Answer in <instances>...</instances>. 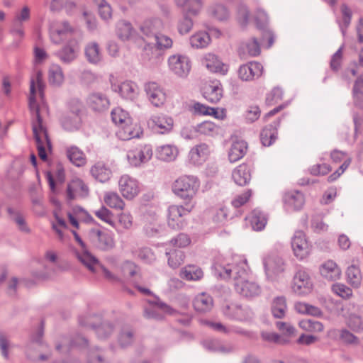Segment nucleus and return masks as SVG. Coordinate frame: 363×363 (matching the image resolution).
Returning a JSON list of instances; mask_svg holds the SVG:
<instances>
[{
	"instance_id": "1",
	"label": "nucleus",
	"mask_w": 363,
	"mask_h": 363,
	"mask_svg": "<svg viewBox=\"0 0 363 363\" xmlns=\"http://www.w3.org/2000/svg\"><path fill=\"white\" fill-rule=\"evenodd\" d=\"M36 89H38L40 95L42 96L44 85L40 72H38L35 78L30 80L29 107L33 116L32 126L38 156L41 160L45 161L47 160L46 148H51V143L48 138L47 130L43 125L42 118L39 113V106L35 101Z\"/></svg>"
},
{
	"instance_id": "2",
	"label": "nucleus",
	"mask_w": 363,
	"mask_h": 363,
	"mask_svg": "<svg viewBox=\"0 0 363 363\" xmlns=\"http://www.w3.org/2000/svg\"><path fill=\"white\" fill-rule=\"evenodd\" d=\"M245 264L246 260L242 262V266L228 264L223 267L220 276L225 279L232 278L235 291L244 298L252 299L261 294L262 289L257 282L247 279L248 273L244 267Z\"/></svg>"
},
{
	"instance_id": "3",
	"label": "nucleus",
	"mask_w": 363,
	"mask_h": 363,
	"mask_svg": "<svg viewBox=\"0 0 363 363\" xmlns=\"http://www.w3.org/2000/svg\"><path fill=\"white\" fill-rule=\"evenodd\" d=\"M199 186V181L196 177L184 175L174 182L172 189L179 198L191 200L196 194Z\"/></svg>"
},
{
	"instance_id": "4",
	"label": "nucleus",
	"mask_w": 363,
	"mask_h": 363,
	"mask_svg": "<svg viewBox=\"0 0 363 363\" xmlns=\"http://www.w3.org/2000/svg\"><path fill=\"white\" fill-rule=\"evenodd\" d=\"M30 18V9L27 6L15 13L9 26V33L16 42H21L25 38V23Z\"/></svg>"
},
{
	"instance_id": "5",
	"label": "nucleus",
	"mask_w": 363,
	"mask_h": 363,
	"mask_svg": "<svg viewBox=\"0 0 363 363\" xmlns=\"http://www.w3.org/2000/svg\"><path fill=\"white\" fill-rule=\"evenodd\" d=\"M193 206L185 208L183 206L172 205L168 208L167 224L174 230L182 229L186 224L184 217L189 213Z\"/></svg>"
},
{
	"instance_id": "6",
	"label": "nucleus",
	"mask_w": 363,
	"mask_h": 363,
	"mask_svg": "<svg viewBox=\"0 0 363 363\" xmlns=\"http://www.w3.org/2000/svg\"><path fill=\"white\" fill-rule=\"evenodd\" d=\"M223 315L231 319L238 321H247L251 320L254 313L248 306H242L238 303L227 304L223 308Z\"/></svg>"
},
{
	"instance_id": "7",
	"label": "nucleus",
	"mask_w": 363,
	"mask_h": 363,
	"mask_svg": "<svg viewBox=\"0 0 363 363\" xmlns=\"http://www.w3.org/2000/svg\"><path fill=\"white\" fill-rule=\"evenodd\" d=\"M169 69L177 76L186 77L191 70V61L186 55L176 54L168 59Z\"/></svg>"
},
{
	"instance_id": "8",
	"label": "nucleus",
	"mask_w": 363,
	"mask_h": 363,
	"mask_svg": "<svg viewBox=\"0 0 363 363\" xmlns=\"http://www.w3.org/2000/svg\"><path fill=\"white\" fill-rule=\"evenodd\" d=\"M147 125L152 131L159 134H167L172 131L174 120L164 113L152 116L147 121Z\"/></svg>"
},
{
	"instance_id": "9",
	"label": "nucleus",
	"mask_w": 363,
	"mask_h": 363,
	"mask_svg": "<svg viewBox=\"0 0 363 363\" xmlns=\"http://www.w3.org/2000/svg\"><path fill=\"white\" fill-rule=\"evenodd\" d=\"M312 288L313 284L308 272L303 269L298 270L293 278V291L299 296H303L309 294Z\"/></svg>"
},
{
	"instance_id": "10",
	"label": "nucleus",
	"mask_w": 363,
	"mask_h": 363,
	"mask_svg": "<svg viewBox=\"0 0 363 363\" xmlns=\"http://www.w3.org/2000/svg\"><path fill=\"white\" fill-rule=\"evenodd\" d=\"M79 50V42L76 39L72 38L69 40L55 55L63 64L70 65L78 57Z\"/></svg>"
},
{
	"instance_id": "11",
	"label": "nucleus",
	"mask_w": 363,
	"mask_h": 363,
	"mask_svg": "<svg viewBox=\"0 0 363 363\" xmlns=\"http://www.w3.org/2000/svg\"><path fill=\"white\" fill-rule=\"evenodd\" d=\"M109 80L112 90L119 93L123 98L130 101H133L138 98L139 90L138 85L135 82L125 81L121 84H117L113 75L110 76Z\"/></svg>"
},
{
	"instance_id": "12",
	"label": "nucleus",
	"mask_w": 363,
	"mask_h": 363,
	"mask_svg": "<svg viewBox=\"0 0 363 363\" xmlns=\"http://www.w3.org/2000/svg\"><path fill=\"white\" fill-rule=\"evenodd\" d=\"M144 91L148 101L155 107H161L166 101L164 89L156 82H149L145 84Z\"/></svg>"
},
{
	"instance_id": "13",
	"label": "nucleus",
	"mask_w": 363,
	"mask_h": 363,
	"mask_svg": "<svg viewBox=\"0 0 363 363\" xmlns=\"http://www.w3.org/2000/svg\"><path fill=\"white\" fill-rule=\"evenodd\" d=\"M74 32L75 29L66 21L52 23L50 27V39L55 44H60Z\"/></svg>"
},
{
	"instance_id": "14",
	"label": "nucleus",
	"mask_w": 363,
	"mask_h": 363,
	"mask_svg": "<svg viewBox=\"0 0 363 363\" xmlns=\"http://www.w3.org/2000/svg\"><path fill=\"white\" fill-rule=\"evenodd\" d=\"M263 262L267 277L272 281L277 280L284 271V262L277 255H269Z\"/></svg>"
},
{
	"instance_id": "15",
	"label": "nucleus",
	"mask_w": 363,
	"mask_h": 363,
	"mask_svg": "<svg viewBox=\"0 0 363 363\" xmlns=\"http://www.w3.org/2000/svg\"><path fill=\"white\" fill-rule=\"evenodd\" d=\"M152 156L151 145H145L127 153V159L132 166L138 167L148 162Z\"/></svg>"
},
{
	"instance_id": "16",
	"label": "nucleus",
	"mask_w": 363,
	"mask_h": 363,
	"mask_svg": "<svg viewBox=\"0 0 363 363\" xmlns=\"http://www.w3.org/2000/svg\"><path fill=\"white\" fill-rule=\"evenodd\" d=\"M135 340L134 328L127 323H118L117 342L122 349L130 347Z\"/></svg>"
},
{
	"instance_id": "17",
	"label": "nucleus",
	"mask_w": 363,
	"mask_h": 363,
	"mask_svg": "<svg viewBox=\"0 0 363 363\" xmlns=\"http://www.w3.org/2000/svg\"><path fill=\"white\" fill-rule=\"evenodd\" d=\"M119 190L123 196L127 199H132L136 196L140 188L138 182L128 175H123L118 182Z\"/></svg>"
},
{
	"instance_id": "18",
	"label": "nucleus",
	"mask_w": 363,
	"mask_h": 363,
	"mask_svg": "<svg viewBox=\"0 0 363 363\" xmlns=\"http://www.w3.org/2000/svg\"><path fill=\"white\" fill-rule=\"evenodd\" d=\"M263 72V66L258 62H250L242 65L238 69L239 78L242 81H251L259 77Z\"/></svg>"
},
{
	"instance_id": "19",
	"label": "nucleus",
	"mask_w": 363,
	"mask_h": 363,
	"mask_svg": "<svg viewBox=\"0 0 363 363\" xmlns=\"http://www.w3.org/2000/svg\"><path fill=\"white\" fill-rule=\"evenodd\" d=\"M319 272L321 277L328 281L340 279L342 274V271L336 262L330 259L320 265Z\"/></svg>"
},
{
	"instance_id": "20",
	"label": "nucleus",
	"mask_w": 363,
	"mask_h": 363,
	"mask_svg": "<svg viewBox=\"0 0 363 363\" xmlns=\"http://www.w3.org/2000/svg\"><path fill=\"white\" fill-rule=\"evenodd\" d=\"M202 64L211 72L225 75L228 71V66L213 53L206 54L202 59Z\"/></svg>"
},
{
	"instance_id": "21",
	"label": "nucleus",
	"mask_w": 363,
	"mask_h": 363,
	"mask_svg": "<svg viewBox=\"0 0 363 363\" xmlns=\"http://www.w3.org/2000/svg\"><path fill=\"white\" fill-rule=\"evenodd\" d=\"M142 134L141 127L137 123H133L132 120L120 126L116 132L117 137L122 140L140 138Z\"/></svg>"
},
{
	"instance_id": "22",
	"label": "nucleus",
	"mask_w": 363,
	"mask_h": 363,
	"mask_svg": "<svg viewBox=\"0 0 363 363\" xmlns=\"http://www.w3.org/2000/svg\"><path fill=\"white\" fill-rule=\"evenodd\" d=\"M283 201L286 208L293 211H298L303 206L305 198L301 191H291L284 194Z\"/></svg>"
},
{
	"instance_id": "23",
	"label": "nucleus",
	"mask_w": 363,
	"mask_h": 363,
	"mask_svg": "<svg viewBox=\"0 0 363 363\" xmlns=\"http://www.w3.org/2000/svg\"><path fill=\"white\" fill-rule=\"evenodd\" d=\"M89 194L88 187L79 179H73L67 185V196L68 200H73L78 197H85Z\"/></svg>"
},
{
	"instance_id": "24",
	"label": "nucleus",
	"mask_w": 363,
	"mask_h": 363,
	"mask_svg": "<svg viewBox=\"0 0 363 363\" xmlns=\"http://www.w3.org/2000/svg\"><path fill=\"white\" fill-rule=\"evenodd\" d=\"M210 154V148L206 143H201L191 148L189 157L194 164H201L204 162Z\"/></svg>"
},
{
	"instance_id": "25",
	"label": "nucleus",
	"mask_w": 363,
	"mask_h": 363,
	"mask_svg": "<svg viewBox=\"0 0 363 363\" xmlns=\"http://www.w3.org/2000/svg\"><path fill=\"white\" fill-rule=\"evenodd\" d=\"M90 172L94 178L102 183L108 181L112 175L110 167L101 161L96 162L91 167Z\"/></svg>"
},
{
	"instance_id": "26",
	"label": "nucleus",
	"mask_w": 363,
	"mask_h": 363,
	"mask_svg": "<svg viewBox=\"0 0 363 363\" xmlns=\"http://www.w3.org/2000/svg\"><path fill=\"white\" fill-rule=\"evenodd\" d=\"M193 306L195 311L198 313H205L212 309L213 300L210 295L206 293H201L194 298Z\"/></svg>"
},
{
	"instance_id": "27",
	"label": "nucleus",
	"mask_w": 363,
	"mask_h": 363,
	"mask_svg": "<svg viewBox=\"0 0 363 363\" xmlns=\"http://www.w3.org/2000/svg\"><path fill=\"white\" fill-rule=\"evenodd\" d=\"M261 52L260 44L255 38H252L248 40L243 42L240 47V55L245 57V55L250 57H257Z\"/></svg>"
},
{
	"instance_id": "28",
	"label": "nucleus",
	"mask_w": 363,
	"mask_h": 363,
	"mask_svg": "<svg viewBox=\"0 0 363 363\" xmlns=\"http://www.w3.org/2000/svg\"><path fill=\"white\" fill-rule=\"evenodd\" d=\"M246 220H248L252 228L255 231L262 230L267 222L266 215L259 209L253 210Z\"/></svg>"
},
{
	"instance_id": "29",
	"label": "nucleus",
	"mask_w": 363,
	"mask_h": 363,
	"mask_svg": "<svg viewBox=\"0 0 363 363\" xmlns=\"http://www.w3.org/2000/svg\"><path fill=\"white\" fill-rule=\"evenodd\" d=\"M232 177L238 185H246L251 179V170L250 167L245 164H240L233 170Z\"/></svg>"
},
{
	"instance_id": "30",
	"label": "nucleus",
	"mask_w": 363,
	"mask_h": 363,
	"mask_svg": "<svg viewBox=\"0 0 363 363\" xmlns=\"http://www.w3.org/2000/svg\"><path fill=\"white\" fill-rule=\"evenodd\" d=\"M87 103L96 111H103L108 108L109 100L101 93H93L89 95Z\"/></svg>"
},
{
	"instance_id": "31",
	"label": "nucleus",
	"mask_w": 363,
	"mask_h": 363,
	"mask_svg": "<svg viewBox=\"0 0 363 363\" xmlns=\"http://www.w3.org/2000/svg\"><path fill=\"white\" fill-rule=\"evenodd\" d=\"M178 153L177 147L173 145H164L158 147L156 150L157 158L164 162L174 161Z\"/></svg>"
},
{
	"instance_id": "32",
	"label": "nucleus",
	"mask_w": 363,
	"mask_h": 363,
	"mask_svg": "<svg viewBox=\"0 0 363 363\" xmlns=\"http://www.w3.org/2000/svg\"><path fill=\"white\" fill-rule=\"evenodd\" d=\"M85 57L87 61L93 65H97L102 60L101 49L96 42L88 43L84 48Z\"/></svg>"
},
{
	"instance_id": "33",
	"label": "nucleus",
	"mask_w": 363,
	"mask_h": 363,
	"mask_svg": "<svg viewBox=\"0 0 363 363\" xmlns=\"http://www.w3.org/2000/svg\"><path fill=\"white\" fill-rule=\"evenodd\" d=\"M247 149V143L243 140L234 142L229 150L228 157L230 162H235L242 158Z\"/></svg>"
},
{
	"instance_id": "34",
	"label": "nucleus",
	"mask_w": 363,
	"mask_h": 363,
	"mask_svg": "<svg viewBox=\"0 0 363 363\" xmlns=\"http://www.w3.org/2000/svg\"><path fill=\"white\" fill-rule=\"evenodd\" d=\"M211 39L208 33L198 31L189 38V43L193 48L203 49L207 48L211 43Z\"/></svg>"
},
{
	"instance_id": "35",
	"label": "nucleus",
	"mask_w": 363,
	"mask_h": 363,
	"mask_svg": "<svg viewBox=\"0 0 363 363\" xmlns=\"http://www.w3.org/2000/svg\"><path fill=\"white\" fill-rule=\"evenodd\" d=\"M279 122H274L262 129L260 133V140L264 146H270L277 139V130Z\"/></svg>"
},
{
	"instance_id": "36",
	"label": "nucleus",
	"mask_w": 363,
	"mask_h": 363,
	"mask_svg": "<svg viewBox=\"0 0 363 363\" xmlns=\"http://www.w3.org/2000/svg\"><path fill=\"white\" fill-rule=\"evenodd\" d=\"M116 34L123 41L130 40L135 35V30L130 23L121 21L117 24Z\"/></svg>"
},
{
	"instance_id": "37",
	"label": "nucleus",
	"mask_w": 363,
	"mask_h": 363,
	"mask_svg": "<svg viewBox=\"0 0 363 363\" xmlns=\"http://www.w3.org/2000/svg\"><path fill=\"white\" fill-rule=\"evenodd\" d=\"M48 79L51 85L60 86L64 81L65 76L62 67L57 64L50 65L48 71Z\"/></svg>"
},
{
	"instance_id": "38",
	"label": "nucleus",
	"mask_w": 363,
	"mask_h": 363,
	"mask_svg": "<svg viewBox=\"0 0 363 363\" xmlns=\"http://www.w3.org/2000/svg\"><path fill=\"white\" fill-rule=\"evenodd\" d=\"M75 252L79 261L91 272L95 271V266L100 265L97 258L89 251H75Z\"/></svg>"
},
{
	"instance_id": "39",
	"label": "nucleus",
	"mask_w": 363,
	"mask_h": 363,
	"mask_svg": "<svg viewBox=\"0 0 363 363\" xmlns=\"http://www.w3.org/2000/svg\"><path fill=\"white\" fill-rule=\"evenodd\" d=\"M162 23L159 19L145 21L140 26V30L147 38H153L158 34Z\"/></svg>"
},
{
	"instance_id": "40",
	"label": "nucleus",
	"mask_w": 363,
	"mask_h": 363,
	"mask_svg": "<svg viewBox=\"0 0 363 363\" xmlns=\"http://www.w3.org/2000/svg\"><path fill=\"white\" fill-rule=\"evenodd\" d=\"M286 309V300L284 296H277L273 299L271 306V311L274 318H284L285 316Z\"/></svg>"
},
{
	"instance_id": "41",
	"label": "nucleus",
	"mask_w": 363,
	"mask_h": 363,
	"mask_svg": "<svg viewBox=\"0 0 363 363\" xmlns=\"http://www.w3.org/2000/svg\"><path fill=\"white\" fill-rule=\"evenodd\" d=\"M104 201L108 207L116 210H123L125 206L123 200L114 191L105 192Z\"/></svg>"
},
{
	"instance_id": "42",
	"label": "nucleus",
	"mask_w": 363,
	"mask_h": 363,
	"mask_svg": "<svg viewBox=\"0 0 363 363\" xmlns=\"http://www.w3.org/2000/svg\"><path fill=\"white\" fill-rule=\"evenodd\" d=\"M81 123L80 116L78 115H72L66 113L61 119L62 128L67 131H74L79 128Z\"/></svg>"
},
{
	"instance_id": "43",
	"label": "nucleus",
	"mask_w": 363,
	"mask_h": 363,
	"mask_svg": "<svg viewBox=\"0 0 363 363\" xmlns=\"http://www.w3.org/2000/svg\"><path fill=\"white\" fill-rule=\"evenodd\" d=\"M354 104L356 106L363 108V74L355 80L352 89Z\"/></svg>"
},
{
	"instance_id": "44",
	"label": "nucleus",
	"mask_w": 363,
	"mask_h": 363,
	"mask_svg": "<svg viewBox=\"0 0 363 363\" xmlns=\"http://www.w3.org/2000/svg\"><path fill=\"white\" fill-rule=\"evenodd\" d=\"M196 130L201 135L214 136L220 133V128L211 121H204L196 126Z\"/></svg>"
},
{
	"instance_id": "45",
	"label": "nucleus",
	"mask_w": 363,
	"mask_h": 363,
	"mask_svg": "<svg viewBox=\"0 0 363 363\" xmlns=\"http://www.w3.org/2000/svg\"><path fill=\"white\" fill-rule=\"evenodd\" d=\"M8 213L10 216L11 219L15 222L18 229L25 233L29 232V228L27 226L25 218L23 213L13 208L9 207L7 209Z\"/></svg>"
},
{
	"instance_id": "46",
	"label": "nucleus",
	"mask_w": 363,
	"mask_h": 363,
	"mask_svg": "<svg viewBox=\"0 0 363 363\" xmlns=\"http://www.w3.org/2000/svg\"><path fill=\"white\" fill-rule=\"evenodd\" d=\"M67 156L70 162L77 167L83 166L86 162L84 152L77 147L72 146L67 148Z\"/></svg>"
},
{
	"instance_id": "47",
	"label": "nucleus",
	"mask_w": 363,
	"mask_h": 363,
	"mask_svg": "<svg viewBox=\"0 0 363 363\" xmlns=\"http://www.w3.org/2000/svg\"><path fill=\"white\" fill-rule=\"evenodd\" d=\"M292 250H307L311 246L306 234L301 231H296L291 239Z\"/></svg>"
},
{
	"instance_id": "48",
	"label": "nucleus",
	"mask_w": 363,
	"mask_h": 363,
	"mask_svg": "<svg viewBox=\"0 0 363 363\" xmlns=\"http://www.w3.org/2000/svg\"><path fill=\"white\" fill-rule=\"evenodd\" d=\"M223 96V90L219 84L209 85L204 91V97L213 104L218 102Z\"/></svg>"
},
{
	"instance_id": "49",
	"label": "nucleus",
	"mask_w": 363,
	"mask_h": 363,
	"mask_svg": "<svg viewBox=\"0 0 363 363\" xmlns=\"http://www.w3.org/2000/svg\"><path fill=\"white\" fill-rule=\"evenodd\" d=\"M209 13L212 17L220 21H226L230 16L227 7L221 4H216L210 7Z\"/></svg>"
},
{
	"instance_id": "50",
	"label": "nucleus",
	"mask_w": 363,
	"mask_h": 363,
	"mask_svg": "<svg viewBox=\"0 0 363 363\" xmlns=\"http://www.w3.org/2000/svg\"><path fill=\"white\" fill-rule=\"evenodd\" d=\"M91 234L96 237L99 241L106 248H113L114 247V240L111 233L102 232L99 230L92 229Z\"/></svg>"
},
{
	"instance_id": "51",
	"label": "nucleus",
	"mask_w": 363,
	"mask_h": 363,
	"mask_svg": "<svg viewBox=\"0 0 363 363\" xmlns=\"http://www.w3.org/2000/svg\"><path fill=\"white\" fill-rule=\"evenodd\" d=\"M348 283L354 288H358L362 283V276L360 269L354 266H350L346 272Z\"/></svg>"
},
{
	"instance_id": "52",
	"label": "nucleus",
	"mask_w": 363,
	"mask_h": 363,
	"mask_svg": "<svg viewBox=\"0 0 363 363\" xmlns=\"http://www.w3.org/2000/svg\"><path fill=\"white\" fill-rule=\"evenodd\" d=\"M342 20H337L339 24L340 30L343 35H345L347 28L350 26L352 19V11L345 4H342L341 6Z\"/></svg>"
},
{
	"instance_id": "53",
	"label": "nucleus",
	"mask_w": 363,
	"mask_h": 363,
	"mask_svg": "<svg viewBox=\"0 0 363 363\" xmlns=\"http://www.w3.org/2000/svg\"><path fill=\"white\" fill-rule=\"evenodd\" d=\"M194 26V21L187 13L184 12L182 17L177 22V30L182 35L189 33Z\"/></svg>"
},
{
	"instance_id": "54",
	"label": "nucleus",
	"mask_w": 363,
	"mask_h": 363,
	"mask_svg": "<svg viewBox=\"0 0 363 363\" xmlns=\"http://www.w3.org/2000/svg\"><path fill=\"white\" fill-rule=\"evenodd\" d=\"M168 264L170 267L176 269L183 264L184 260V251H168L166 252Z\"/></svg>"
},
{
	"instance_id": "55",
	"label": "nucleus",
	"mask_w": 363,
	"mask_h": 363,
	"mask_svg": "<svg viewBox=\"0 0 363 363\" xmlns=\"http://www.w3.org/2000/svg\"><path fill=\"white\" fill-rule=\"evenodd\" d=\"M111 118L113 122L118 125L119 127L131 120L128 113L121 108H116L112 110Z\"/></svg>"
},
{
	"instance_id": "56",
	"label": "nucleus",
	"mask_w": 363,
	"mask_h": 363,
	"mask_svg": "<svg viewBox=\"0 0 363 363\" xmlns=\"http://www.w3.org/2000/svg\"><path fill=\"white\" fill-rule=\"evenodd\" d=\"M114 327L109 321H104L100 325L94 328L95 333L99 339L104 340L110 337Z\"/></svg>"
},
{
	"instance_id": "57",
	"label": "nucleus",
	"mask_w": 363,
	"mask_h": 363,
	"mask_svg": "<svg viewBox=\"0 0 363 363\" xmlns=\"http://www.w3.org/2000/svg\"><path fill=\"white\" fill-rule=\"evenodd\" d=\"M120 272L121 277L129 278L138 274V268L133 262L126 261L120 267Z\"/></svg>"
},
{
	"instance_id": "58",
	"label": "nucleus",
	"mask_w": 363,
	"mask_h": 363,
	"mask_svg": "<svg viewBox=\"0 0 363 363\" xmlns=\"http://www.w3.org/2000/svg\"><path fill=\"white\" fill-rule=\"evenodd\" d=\"M192 109L195 114L199 115H209L214 116L216 118H219L220 117L218 116V111L213 108L208 106H206L202 104L199 102L194 103Z\"/></svg>"
},
{
	"instance_id": "59",
	"label": "nucleus",
	"mask_w": 363,
	"mask_h": 363,
	"mask_svg": "<svg viewBox=\"0 0 363 363\" xmlns=\"http://www.w3.org/2000/svg\"><path fill=\"white\" fill-rule=\"evenodd\" d=\"M332 291L342 298H349L352 295V289L346 285L336 283L332 285Z\"/></svg>"
},
{
	"instance_id": "60",
	"label": "nucleus",
	"mask_w": 363,
	"mask_h": 363,
	"mask_svg": "<svg viewBox=\"0 0 363 363\" xmlns=\"http://www.w3.org/2000/svg\"><path fill=\"white\" fill-rule=\"evenodd\" d=\"M98 5L99 13L101 18L107 21L111 18L112 10L111 6L105 0H94Z\"/></svg>"
},
{
	"instance_id": "61",
	"label": "nucleus",
	"mask_w": 363,
	"mask_h": 363,
	"mask_svg": "<svg viewBox=\"0 0 363 363\" xmlns=\"http://www.w3.org/2000/svg\"><path fill=\"white\" fill-rule=\"evenodd\" d=\"M157 48L160 50L169 49L172 47L173 41L171 38L163 34H157L154 38Z\"/></svg>"
},
{
	"instance_id": "62",
	"label": "nucleus",
	"mask_w": 363,
	"mask_h": 363,
	"mask_svg": "<svg viewBox=\"0 0 363 363\" xmlns=\"http://www.w3.org/2000/svg\"><path fill=\"white\" fill-rule=\"evenodd\" d=\"M348 326L353 331L359 333L363 331V319L356 314H351L348 319Z\"/></svg>"
},
{
	"instance_id": "63",
	"label": "nucleus",
	"mask_w": 363,
	"mask_h": 363,
	"mask_svg": "<svg viewBox=\"0 0 363 363\" xmlns=\"http://www.w3.org/2000/svg\"><path fill=\"white\" fill-rule=\"evenodd\" d=\"M228 216V208L225 206H220L213 210L212 219L216 223H223L226 221Z\"/></svg>"
},
{
	"instance_id": "64",
	"label": "nucleus",
	"mask_w": 363,
	"mask_h": 363,
	"mask_svg": "<svg viewBox=\"0 0 363 363\" xmlns=\"http://www.w3.org/2000/svg\"><path fill=\"white\" fill-rule=\"evenodd\" d=\"M185 7L186 8V10L184 11L185 13L193 16H198L202 9L203 2L201 0H189L187 6Z\"/></svg>"
}]
</instances>
